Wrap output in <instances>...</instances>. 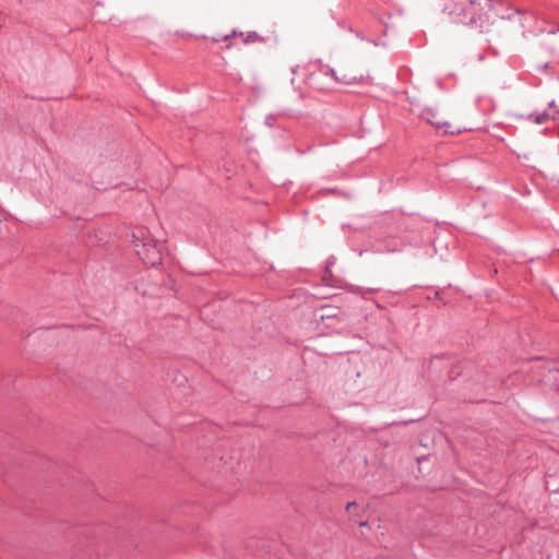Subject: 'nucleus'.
I'll use <instances>...</instances> for the list:
<instances>
[{"instance_id":"nucleus-1","label":"nucleus","mask_w":559,"mask_h":559,"mask_svg":"<svg viewBox=\"0 0 559 559\" xmlns=\"http://www.w3.org/2000/svg\"><path fill=\"white\" fill-rule=\"evenodd\" d=\"M132 247L146 265L156 266L160 264L163 259L162 249L147 228L141 226L132 230Z\"/></svg>"},{"instance_id":"nucleus-2","label":"nucleus","mask_w":559,"mask_h":559,"mask_svg":"<svg viewBox=\"0 0 559 559\" xmlns=\"http://www.w3.org/2000/svg\"><path fill=\"white\" fill-rule=\"evenodd\" d=\"M421 116L428 123L433 126L437 131L443 134H456L461 133L463 130L461 126L452 121L453 118L448 112L438 107L425 108Z\"/></svg>"},{"instance_id":"nucleus-3","label":"nucleus","mask_w":559,"mask_h":559,"mask_svg":"<svg viewBox=\"0 0 559 559\" xmlns=\"http://www.w3.org/2000/svg\"><path fill=\"white\" fill-rule=\"evenodd\" d=\"M332 74L335 80L345 84L362 83L366 79L364 71L354 66L342 67L338 71H332Z\"/></svg>"},{"instance_id":"nucleus-4","label":"nucleus","mask_w":559,"mask_h":559,"mask_svg":"<svg viewBox=\"0 0 559 559\" xmlns=\"http://www.w3.org/2000/svg\"><path fill=\"white\" fill-rule=\"evenodd\" d=\"M477 9V0H447L444 11L449 14H461L467 10L475 11Z\"/></svg>"},{"instance_id":"nucleus-5","label":"nucleus","mask_w":559,"mask_h":559,"mask_svg":"<svg viewBox=\"0 0 559 559\" xmlns=\"http://www.w3.org/2000/svg\"><path fill=\"white\" fill-rule=\"evenodd\" d=\"M365 509L360 507L357 502H348L346 506V512L348 513L349 520L357 522L358 519L361 518V512Z\"/></svg>"},{"instance_id":"nucleus-6","label":"nucleus","mask_w":559,"mask_h":559,"mask_svg":"<svg viewBox=\"0 0 559 559\" xmlns=\"http://www.w3.org/2000/svg\"><path fill=\"white\" fill-rule=\"evenodd\" d=\"M549 118H554V115L547 114L545 111H542V112L534 111V112L528 114V119H531L535 123H543L544 121H546Z\"/></svg>"},{"instance_id":"nucleus-7","label":"nucleus","mask_w":559,"mask_h":559,"mask_svg":"<svg viewBox=\"0 0 559 559\" xmlns=\"http://www.w3.org/2000/svg\"><path fill=\"white\" fill-rule=\"evenodd\" d=\"M243 36V43L246 44H252V43H264L265 39L259 35L257 32H250L246 35L241 34Z\"/></svg>"},{"instance_id":"nucleus-8","label":"nucleus","mask_w":559,"mask_h":559,"mask_svg":"<svg viewBox=\"0 0 559 559\" xmlns=\"http://www.w3.org/2000/svg\"><path fill=\"white\" fill-rule=\"evenodd\" d=\"M358 525H359L360 527H368V526H369V524H368V522H367V521L358 522Z\"/></svg>"},{"instance_id":"nucleus-9","label":"nucleus","mask_w":559,"mask_h":559,"mask_svg":"<svg viewBox=\"0 0 559 559\" xmlns=\"http://www.w3.org/2000/svg\"><path fill=\"white\" fill-rule=\"evenodd\" d=\"M476 22L477 21H476L475 16H472L471 20H469V23L475 24Z\"/></svg>"}]
</instances>
